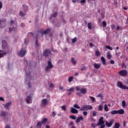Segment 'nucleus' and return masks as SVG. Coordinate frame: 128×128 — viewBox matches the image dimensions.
<instances>
[{"mask_svg":"<svg viewBox=\"0 0 128 128\" xmlns=\"http://www.w3.org/2000/svg\"><path fill=\"white\" fill-rule=\"evenodd\" d=\"M98 110H100V112L102 110V105H100L98 106Z\"/></svg>","mask_w":128,"mask_h":128,"instance_id":"nucleus-45","label":"nucleus"},{"mask_svg":"<svg viewBox=\"0 0 128 128\" xmlns=\"http://www.w3.org/2000/svg\"><path fill=\"white\" fill-rule=\"evenodd\" d=\"M80 4H84L86 3V0H82L80 1Z\"/></svg>","mask_w":128,"mask_h":128,"instance_id":"nucleus-59","label":"nucleus"},{"mask_svg":"<svg viewBox=\"0 0 128 128\" xmlns=\"http://www.w3.org/2000/svg\"><path fill=\"white\" fill-rule=\"evenodd\" d=\"M96 114H98V112H96V111H93L92 112V116H96Z\"/></svg>","mask_w":128,"mask_h":128,"instance_id":"nucleus-40","label":"nucleus"},{"mask_svg":"<svg viewBox=\"0 0 128 128\" xmlns=\"http://www.w3.org/2000/svg\"><path fill=\"white\" fill-rule=\"evenodd\" d=\"M92 108V106L90 105H84L82 108H80V110L81 112H84V110H89Z\"/></svg>","mask_w":128,"mask_h":128,"instance_id":"nucleus-3","label":"nucleus"},{"mask_svg":"<svg viewBox=\"0 0 128 128\" xmlns=\"http://www.w3.org/2000/svg\"><path fill=\"white\" fill-rule=\"evenodd\" d=\"M42 122H38L37 124V126H38V128H42Z\"/></svg>","mask_w":128,"mask_h":128,"instance_id":"nucleus-26","label":"nucleus"},{"mask_svg":"<svg viewBox=\"0 0 128 128\" xmlns=\"http://www.w3.org/2000/svg\"><path fill=\"white\" fill-rule=\"evenodd\" d=\"M72 44H74L76 42V37H75L72 40Z\"/></svg>","mask_w":128,"mask_h":128,"instance_id":"nucleus-39","label":"nucleus"},{"mask_svg":"<svg viewBox=\"0 0 128 128\" xmlns=\"http://www.w3.org/2000/svg\"><path fill=\"white\" fill-rule=\"evenodd\" d=\"M68 92H74V88H71L69 90H67Z\"/></svg>","mask_w":128,"mask_h":128,"instance_id":"nucleus-43","label":"nucleus"},{"mask_svg":"<svg viewBox=\"0 0 128 128\" xmlns=\"http://www.w3.org/2000/svg\"><path fill=\"white\" fill-rule=\"evenodd\" d=\"M24 23H22L21 24H20V26L21 28H24Z\"/></svg>","mask_w":128,"mask_h":128,"instance_id":"nucleus-62","label":"nucleus"},{"mask_svg":"<svg viewBox=\"0 0 128 128\" xmlns=\"http://www.w3.org/2000/svg\"><path fill=\"white\" fill-rule=\"evenodd\" d=\"M12 105V102H8L4 105V108H6L8 110H10V106Z\"/></svg>","mask_w":128,"mask_h":128,"instance_id":"nucleus-16","label":"nucleus"},{"mask_svg":"<svg viewBox=\"0 0 128 128\" xmlns=\"http://www.w3.org/2000/svg\"><path fill=\"white\" fill-rule=\"evenodd\" d=\"M80 120H84V117H82V116L78 117L77 119L76 120V122L77 124H80Z\"/></svg>","mask_w":128,"mask_h":128,"instance_id":"nucleus-13","label":"nucleus"},{"mask_svg":"<svg viewBox=\"0 0 128 128\" xmlns=\"http://www.w3.org/2000/svg\"><path fill=\"white\" fill-rule=\"evenodd\" d=\"M101 60H102L103 64H106V59L104 58V57L102 56L101 57Z\"/></svg>","mask_w":128,"mask_h":128,"instance_id":"nucleus-25","label":"nucleus"},{"mask_svg":"<svg viewBox=\"0 0 128 128\" xmlns=\"http://www.w3.org/2000/svg\"><path fill=\"white\" fill-rule=\"evenodd\" d=\"M97 98H102V95L100 94L98 95Z\"/></svg>","mask_w":128,"mask_h":128,"instance_id":"nucleus-60","label":"nucleus"},{"mask_svg":"<svg viewBox=\"0 0 128 128\" xmlns=\"http://www.w3.org/2000/svg\"><path fill=\"white\" fill-rule=\"evenodd\" d=\"M5 128H10V127L8 125H6Z\"/></svg>","mask_w":128,"mask_h":128,"instance_id":"nucleus-64","label":"nucleus"},{"mask_svg":"<svg viewBox=\"0 0 128 128\" xmlns=\"http://www.w3.org/2000/svg\"><path fill=\"white\" fill-rule=\"evenodd\" d=\"M104 109L106 112H108V105H104Z\"/></svg>","mask_w":128,"mask_h":128,"instance_id":"nucleus-37","label":"nucleus"},{"mask_svg":"<svg viewBox=\"0 0 128 128\" xmlns=\"http://www.w3.org/2000/svg\"><path fill=\"white\" fill-rule=\"evenodd\" d=\"M82 114H84V116H88V112H86V111H84V112H82Z\"/></svg>","mask_w":128,"mask_h":128,"instance_id":"nucleus-47","label":"nucleus"},{"mask_svg":"<svg viewBox=\"0 0 128 128\" xmlns=\"http://www.w3.org/2000/svg\"><path fill=\"white\" fill-rule=\"evenodd\" d=\"M120 123L116 122L112 128H120Z\"/></svg>","mask_w":128,"mask_h":128,"instance_id":"nucleus-18","label":"nucleus"},{"mask_svg":"<svg viewBox=\"0 0 128 128\" xmlns=\"http://www.w3.org/2000/svg\"><path fill=\"white\" fill-rule=\"evenodd\" d=\"M6 52L2 50H0V58H4V56H6Z\"/></svg>","mask_w":128,"mask_h":128,"instance_id":"nucleus-14","label":"nucleus"},{"mask_svg":"<svg viewBox=\"0 0 128 128\" xmlns=\"http://www.w3.org/2000/svg\"><path fill=\"white\" fill-rule=\"evenodd\" d=\"M117 86L118 88H122V90H128V86H127L126 85L122 84V83L121 82H118L117 83Z\"/></svg>","mask_w":128,"mask_h":128,"instance_id":"nucleus-5","label":"nucleus"},{"mask_svg":"<svg viewBox=\"0 0 128 128\" xmlns=\"http://www.w3.org/2000/svg\"><path fill=\"white\" fill-rule=\"evenodd\" d=\"M74 108H77V109L80 108V106L77 104H74Z\"/></svg>","mask_w":128,"mask_h":128,"instance_id":"nucleus-31","label":"nucleus"},{"mask_svg":"<svg viewBox=\"0 0 128 128\" xmlns=\"http://www.w3.org/2000/svg\"><path fill=\"white\" fill-rule=\"evenodd\" d=\"M97 126H100V128H106V125H104V117H100V118H99V120L97 123Z\"/></svg>","mask_w":128,"mask_h":128,"instance_id":"nucleus-1","label":"nucleus"},{"mask_svg":"<svg viewBox=\"0 0 128 128\" xmlns=\"http://www.w3.org/2000/svg\"><path fill=\"white\" fill-rule=\"evenodd\" d=\"M95 54L96 56H100V52L99 51H96Z\"/></svg>","mask_w":128,"mask_h":128,"instance_id":"nucleus-30","label":"nucleus"},{"mask_svg":"<svg viewBox=\"0 0 128 128\" xmlns=\"http://www.w3.org/2000/svg\"><path fill=\"white\" fill-rule=\"evenodd\" d=\"M110 64H114V60H111L110 61Z\"/></svg>","mask_w":128,"mask_h":128,"instance_id":"nucleus-61","label":"nucleus"},{"mask_svg":"<svg viewBox=\"0 0 128 128\" xmlns=\"http://www.w3.org/2000/svg\"><path fill=\"white\" fill-rule=\"evenodd\" d=\"M71 62L72 64H74V66H76V61L74 60V58H72L71 59Z\"/></svg>","mask_w":128,"mask_h":128,"instance_id":"nucleus-24","label":"nucleus"},{"mask_svg":"<svg viewBox=\"0 0 128 128\" xmlns=\"http://www.w3.org/2000/svg\"><path fill=\"white\" fill-rule=\"evenodd\" d=\"M14 24V20H11L10 22V26H12Z\"/></svg>","mask_w":128,"mask_h":128,"instance_id":"nucleus-52","label":"nucleus"},{"mask_svg":"<svg viewBox=\"0 0 128 128\" xmlns=\"http://www.w3.org/2000/svg\"><path fill=\"white\" fill-rule=\"evenodd\" d=\"M44 29H42L40 30V32L42 36H44V34H48L50 32V28H47L46 30H44Z\"/></svg>","mask_w":128,"mask_h":128,"instance_id":"nucleus-10","label":"nucleus"},{"mask_svg":"<svg viewBox=\"0 0 128 128\" xmlns=\"http://www.w3.org/2000/svg\"><path fill=\"white\" fill-rule=\"evenodd\" d=\"M28 87L30 88L32 87V86H30V81L28 83Z\"/></svg>","mask_w":128,"mask_h":128,"instance_id":"nucleus-58","label":"nucleus"},{"mask_svg":"<svg viewBox=\"0 0 128 128\" xmlns=\"http://www.w3.org/2000/svg\"><path fill=\"white\" fill-rule=\"evenodd\" d=\"M32 100V97L30 96H28L26 100V102L27 104H30V101Z\"/></svg>","mask_w":128,"mask_h":128,"instance_id":"nucleus-23","label":"nucleus"},{"mask_svg":"<svg viewBox=\"0 0 128 128\" xmlns=\"http://www.w3.org/2000/svg\"><path fill=\"white\" fill-rule=\"evenodd\" d=\"M42 106H46V104H48V100L46 99H43L42 100Z\"/></svg>","mask_w":128,"mask_h":128,"instance_id":"nucleus-17","label":"nucleus"},{"mask_svg":"<svg viewBox=\"0 0 128 128\" xmlns=\"http://www.w3.org/2000/svg\"><path fill=\"white\" fill-rule=\"evenodd\" d=\"M114 119H111L110 120V122H108V121H106V126H107L108 128H110V126H112L114 124Z\"/></svg>","mask_w":128,"mask_h":128,"instance_id":"nucleus-9","label":"nucleus"},{"mask_svg":"<svg viewBox=\"0 0 128 128\" xmlns=\"http://www.w3.org/2000/svg\"><path fill=\"white\" fill-rule=\"evenodd\" d=\"M46 122H48V118H44L41 122H42V124H44Z\"/></svg>","mask_w":128,"mask_h":128,"instance_id":"nucleus-28","label":"nucleus"},{"mask_svg":"<svg viewBox=\"0 0 128 128\" xmlns=\"http://www.w3.org/2000/svg\"><path fill=\"white\" fill-rule=\"evenodd\" d=\"M76 92L80 91L82 94H86V88H82L80 89V86H76Z\"/></svg>","mask_w":128,"mask_h":128,"instance_id":"nucleus-4","label":"nucleus"},{"mask_svg":"<svg viewBox=\"0 0 128 128\" xmlns=\"http://www.w3.org/2000/svg\"><path fill=\"white\" fill-rule=\"evenodd\" d=\"M70 118H72V120H76V116H74V115H71L70 116Z\"/></svg>","mask_w":128,"mask_h":128,"instance_id":"nucleus-42","label":"nucleus"},{"mask_svg":"<svg viewBox=\"0 0 128 128\" xmlns=\"http://www.w3.org/2000/svg\"><path fill=\"white\" fill-rule=\"evenodd\" d=\"M2 50H6V48H8V44L6 43V41L5 40H3L2 41Z\"/></svg>","mask_w":128,"mask_h":128,"instance_id":"nucleus-11","label":"nucleus"},{"mask_svg":"<svg viewBox=\"0 0 128 128\" xmlns=\"http://www.w3.org/2000/svg\"><path fill=\"white\" fill-rule=\"evenodd\" d=\"M118 74L120 76H128V70H121Z\"/></svg>","mask_w":128,"mask_h":128,"instance_id":"nucleus-7","label":"nucleus"},{"mask_svg":"<svg viewBox=\"0 0 128 128\" xmlns=\"http://www.w3.org/2000/svg\"><path fill=\"white\" fill-rule=\"evenodd\" d=\"M91 126L92 128H96L97 126H98V124H96V123H92L91 124Z\"/></svg>","mask_w":128,"mask_h":128,"instance_id":"nucleus-22","label":"nucleus"},{"mask_svg":"<svg viewBox=\"0 0 128 128\" xmlns=\"http://www.w3.org/2000/svg\"><path fill=\"white\" fill-rule=\"evenodd\" d=\"M61 108H62V110L66 111V106L64 105V106H62Z\"/></svg>","mask_w":128,"mask_h":128,"instance_id":"nucleus-32","label":"nucleus"},{"mask_svg":"<svg viewBox=\"0 0 128 128\" xmlns=\"http://www.w3.org/2000/svg\"><path fill=\"white\" fill-rule=\"evenodd\" d=\"M0 116H4V118H6V112H1Z\"/></svg>","mask_w":128,"mask_h":128,"instance_id":"nucleus-21","label":"nucleus"},{"mask_svg":"<svg viewBox=\"0 0 128 128\" xmlns=\"http://www.w3.org/2000/svg\"><path fill=\"white\" fill-rule=\"evenodd\" d=\"M6 20H0V28H4V26H6Z\"/></svg>","mask_w":128,"mask_h":128,"instance_id":"nucleus-12","label":"nucleus"},{"mask_svg":"<svg viewBox=\"0 0 128 128\" xmlns=\"http://www.w3.org/2000/svg\"><path fill=\"white\" fill-rule=\"evenodd\" d=\"M86 67H83L80 68V70H82V72H83V70H86Z\"/></svg>","mask_w":128,"mask_h":128,"instance_id":"nucleus-54","label":"nucleus"},{"mask_svg":"<svg viewBox=\"0 0 128 128\" xmlns=\"http://www.w3.org/2000/svg\"><path fill=\"white\" fill-rule=\"evenodd\" d=\"M26 14V13H24L20 11V16H24Z\"/></svg>","mask_w":128,"mask_h":128,"instance_id":"nucleus-41","label":"nucleus"},{"mask_svg":"<svg viewBox=\"0 0 128 128\" xmlns=\"http://www.w3.org/2000/svg\"><path fill=\"white\" fill-rule=\"evenodd\" d=\"M49 86L50 88H54V84H52V82H50Z\"/></svg>","mask_w":128,"mask_h":128,"instance_id":"nucleus-38","label":"nucleus"},{"mask_svg":"<svg viewBox=\"0 0 128 128\" xmlns=\"http://www.w3.org/2000/svg\"><path fill=\"white\" fill-rule=\"evenodd\" d=\"M26 76H30V72H29L28 73L26 72Z\"/></svg>","mask_w":128,"mask_h":128,"instance_id":"nucleus-53","label":"nucleus"},{"mask_svg":"<svg viewBox=\"0 0 128 128\" xmlns=\"http://www.w3.org/2000/svg\"><path fill=\"white\" fill-rule=\"evenodd\" d=\"M88 30H92V23L88 22Z\"/></svg>","mask_w":128,"mask_h":128,"instance_id":"nucleus-34","label":"nucleus"},{"mask_svg":"<svg viewBox=\"0 0 128 128\" xmlns=\"http://www.w3.org/2000/svg\"><path fill=\"white\" fill-rule=\"evenodd\" d=\"M89 98H90V100H92V102H96V98L94 97L90 96Z\"/></svg>","mask_w":128,"mask_h":128,"instance_id":"nucleus-29","label":"nucleus"},{"mask_svg":"<svg viewBox=\"0 0 128 128\" xmlns=\"http://www.w3.org/2000/svg\"><path fill=\"white\" fill-rule=\"evenodd\" d=\"M106 48H108V50H112V48H111L110 46H106Z\"/></svg>","mask_w":128,"mask_h":128,"instance_id":"nucleus-48","label":"nucleus"},{"mask_svg":"<svg viewBox=\"0 0 128 128\" xmlns=\"http://www.w3.org/2000/svg\"><path fill=\"white\" fill-rule=\"evenodd\" d=\"M74 80V76H72L68 78V82H72V80Z\"/></svg>","mask_w":128,"mask_h":128,"instance_id":"nucleus-27","label":"nucleus"},{"mask_svg":"<svg viewBox=\"0 0 128 128\" xmlns=\"http://www.w3.org/2000/svg\"><path fill=\"white\" fill-rule=\"evenodd\" d=\"M52 16L53 18H56V16H58V13L55 12V13L53 14Z\"/></svg>","mask_w":128,"mask_h":128,"instance_id":"nucleus-49","label":"nucleus"},{"mask_svg":"<svg viewBox=\"0 0 128 128\" xmlns=\"http://www.w3.org/2000/svg\"><path fill=\"white\" fill-rule=\"evenodd\" d=\"M107 58H108V60H111L112 56H107Z\"/></svg>","mask_w":128,"mask_h":128,"instance_id":"nucleus-63","label":"nucleus"},{"mask_svg":"<svg viewBox=\"0 0 128 128\" xmlns=\"http://www.w3.org/2000/svg\"><path fill=\"white\" fill-rule=\"evenodd\" d=\"M50 54H52V51L50 49H46L43 52V56L48 58Z\"/></svg>","mask_w":128,"mask_h":128,"instance_id":"nucleus-6","label":"nucleus"},{"mask_svg":"<svg viewBox=\"0 0 128 128\" xmlns=\"http://www.w3.org/2000/svg\"><path fill=\"white\" fill-rule=\"evenodd\" d=\"M70 112L72 114H78V110L74 108H72L70 110Z\"/></svg>","mask_w":128,"mask_h":128,"instance_id":"nucleus-15","label":"nucleus"},{"mask_svg":"<svg viewBox=\"0 0 128 128\" xmlns=\"http://www.w3.org/2000/svg\"><path fill=\"white\" fill-rule=\"evenodd\" d=\"M126 101L125 100H122V108H126Z\"/></svg>","mask_w":128,"mask_h":128,"instance_id":"nucleus-35","label":"nucleus"},{"mask_svg":"<svg viewBox=\"0 0 128 128\" xmlns=\"http://www.w3.org/2000/svg\"><path fill=\"white\" fill-rule=\"evenodd\" d=\"M35 44L36 46H40V44H38V39H36Z\"/></svg>","mask_w":128,"mask_h":128,"instance_id":"nucleus-33","label":"nucleus"},{"mask_svg":"<svg viewBox=\"0 0 128 128\" xmlns=\"http://www.w3.org/2000/svg\"><path fill=\"white\" fill-rule=\"evenodd\" d=\"M14 28H9V32H12V30H14Z\"/></svg>","mask_w":128,"mask_h":128,"instance_id":"nucleus-57","label":"nucleus"},{"mask_svg":"<svg viewBox=\"0 0 128 128\" xmlns=\"http://www.w3.org/2000/svg\"><path fill=\"white\" fill-rule=\"evenodd\" d=\"M90 120H92V122H96V119H94V118H90Z\"/></svg>","mask_w":128,"mask_h":128,"instance_id":"nucleus-51","label":"nucleus"},{"mask_svg":"<svg viewBox=\"0 0 128 128\" xmlns=\"http://www.w3.org/2000/svg\"><path fill=\"white\" fill-rule=\"evenodd\" d=\"M112 114H118V110H114L112 112H111Z\"/></svg>","mask_w":128,"mask_h":128,"instance_id":"nucleus-36","label":"nucleus"},{"mask_svg":"<svg viewBox=\"0 0 128 128\" xmlns=\"http://www.w3.org/2000/svg\"><path fill=\"white\" fill-rule=\"evenodd\" d=\"M52 116L53 118H54V116H56V112H52Z\"/></svg>","mask_w":128,"mask_h":128,"instance_id":"nucleus-50","label":"nucleus"},{"mask_svg":"<svg viewBox=\"0 0 128 128\" xmlns=\"http://www.w3.org/2000/svg\"><path fill=\"white\" fill-rule=\"evenodd\" d=\"M26 50L22 48L19 52L18 56L21 58H24L26 56Z\"/></svg>","mask_w":128,"mask_h":128,"instance_id":"nucleus-8","label":"nucleus"},{"mask_svg":"<svg viewBox=\"0 0 128 128\" xmlns=\"http://www.w3.org/2000/svg\"><path fill=\"white\" fill-rule=\"evenodd\" d=\"M54 68V64L52 63V60L50 58V60L48 62V65L46 67L45 70L46 72H48L50 70H52Z\"/></svg>","mask_w":128,"mask_h":128,"instance_id":"nucleus-2","label":"nucleus"},{"mask_svg":"<svg viewBox=\"0 0 128 128\" xmlns=\"http://www.w3.org/2000/svg\"><path fill=\"white\" fill-rule=\"evenodd\" d=\"M117 112L118 114H124V110L123 109H121L117 110Z\"/></svg>","mask_w":128,"mask_h":128,"instance_id":"nucleus-20","label":"nucleus"},{"mask_svg":"<svg viewBox=\"0 0 128 128\" xmlns=\"http://www.w3.org/2000/svg\"><path fill=\"white\" fill-rule=\"evenodd\" d=\"M101 16H102V18H104V13L102 12H101Z\"/></svg>","mask_w":128,"mask_h":128,"instance_id":"nucleus-55","label":"nucleus"},{"mask_svg":"<svg viewBox=\"0 0 128 128\" xmlns=\"http://www.w3.org/2000/svg\"><path fill=\"white\" fill-rule=\"evenodd\" d=\"M76 94L78 96H82V93H81V92H76Z\"/></svg>","mask_w":128,"mask_h":128,"instance_id":"nucleus-46","label":"nucleus"},{"mask_svg":"<svg viewBox=\"0 0 128 128\" xmlns=\"http://www.w3.org/2000/svg\"><path fill=\"white\" fill-rule=\"evenodd\" d=\"M76 2H80V0H72V2H74V4H76Z\"/></svg>","mask_w":128,"mask_h":128,"instance_id":"nucleus-56","label":"nucleus"},{"mask_svg":"<svg viewBox=\"0 0 128 128\" xmlns=\"http://www.w3.org/2000/svg\"><path fill=\"white\" fill-rule=\"evenodd\" d=\"M94 66L95 68L98 69L100 68V64L95 63L94 64Z\"/></svg>","mask_w":128,"mask_h":128,"instance_id":"nucleus-19","label":"nucleus"},{"mask_svg":"<svg viewBox=\"0 0 128 128\" xmlns=\"http://www.w3.org/2000/svg\"><path fill=\"white\" fill-rule=\"evenodd\" d=\"M102 24L103 26H106V21H103L102 22Z\"/></svg>","mask_w":128,"mask_h":128,"instance_id":"nucleus-44","label":"nucleus"}]
</instances>
